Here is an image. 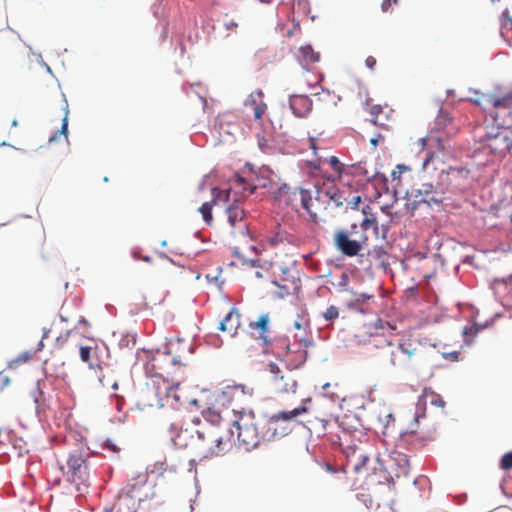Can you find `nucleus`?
Returning a JSON list of instances; mask_svg holds the SVG:
<instances>
[{
	"instance_id": "nucleus-19",
	"label": "nucleus",
	"mask_w": 512,
	"mask_h": 512,
	"mask_svg": "<svg viewBox=\"0 0 512 512\" xmlns=\"http://www.w3.org/2000/svg\"><path fill=\"white\" fill-rule=\"evenodd\" d=\"M176 449H190L193 452V443L196 441V433L194 429H180V431L172 438Z\"/></svg>"
},
{
	"instance_id": "nucleus-43",
	"label": "nucleus",
	"mask_w": 512,
	"mask_h": 512,
	"mask_svg": "<svg viewBox=\"0 0 512 512\" xmlns=\"http://www.w3.org/2000/svg\"><path fill=\"white\" fill-rule=\"evenodd\" d=\"M451 120L450 115L445 110L440 109L439 115L437 116V124L444 127L447 123H450Z\"/></svg>"
},
{
	"instance_id": "nucleus-7",
	"label": "nucleus",
	"mask_w": 512,
	"mask_h": 512,
	"mask_svg": "<svg viewBox=\"0 0 512 512\" xmlns=\"http://www.w3.org/2000/svg\"><path fill=\"white\" fill-rule=\"evenodd\" d=\"M271 350L279 357L283 358L286 363L287 369H297L303 365L307 359V350L298 346L297 349L292 350L286 338H279L271 344Z\"/></svg>"
},
{
	"instance_id": "nucleus-61",
	"label": "nucleus",
	"mask_w": 512,
	"mask_h": 512,
	"mask_svg": "<svg viewBox=\"0 0 512 512\" xmlns=\"http://www.w3.org/2000/svg\"><path fill=\"white\" fill-rule=\"evenodd\" d=\"M12 126H14V127L18 126V121L17 120H13L12 121Z\"/></svg>"
},
{
	"instance_id": "nucleus-63",
	"label": "nucleus",
	"mask_w": 512,
	"mask_h": 512,
	"mask_svg": "<svg viewBox=\"0 0 512 512\" xmlns=\"http://www.w3.org/2000/svg\"><path fill=\"white\" fill-rule=\"evenodd\" d=\"M262 3H270L272 0H259Z\"/></svg>"
},
{
	"instance_id": "nucleus-4",
	"label": "nucleus",
	"mask_w": 512,
	"mask_h": 512,
	"mask_svg": "<svg viewBox=\"0 0 512 512\" xmlns=\"http://www.w3.org/2000/svg\"><path fill=\"white\" fill-rule=\"evenodd\" d=\"M386 356L389 365L402 372L413 370L422 360L421 351L409 340L387 343Z\"/></svg>"
},
{
	"instance_id": "nucleus-58",
	"label": "nucleus",
	"mask_w": 512,
	"mask_h": 512,
	"mask_svg": "<svg viewBox=\"0 0 512 512\" xmlns=\"http://www.w3.org/2000/svg\"><path fill=\"white\" fill-rule=\"evenodd\" d=\"M320 160L319 161H316V162H310V165L313 169L315 170H319L320 169Z\"/></svg>"
},
{
	"instance_id": "nucleus-17",
	"label": "nucleus",
	"mask_w": 512,
	"mask_h": 512,
	"mask_svg": "<svg viewBox=\"0 0 512 512\" xmlns=\"http://www.w3.org/2000/svg\"><path fill=\"white\" fill-rule=\"evenodd\" d=\"M230 194H231V189L221 191V190H218L217 188H214L213 189L214 198L212 199V201L205 202L201 205V207L199 208V212L201 213L203 220L208 225H211V223L213 221L212 208H213L214 204L216 203L217 199H220L223 195L224 200L229 201Z\"/></svg>"
},
{
	"instance_id": "nucleus-29",
	"label": "nucleus",
	"mask_w": 512,
	"mask_h": 512,
	"mask_svg": "<svg viewBox=\"0 0 512 512\" xmlns=\"http://www.w3.org/2000/svg\"><path fill=\"white\" fill-rule=\"evenodd\" d=\"M501 23V35L502 37L512 45V18L509 15V11L505 10L500 18Z\"/></svg>"
},
{
	"instance_id": "nucleus-14",
	"label": "nucleus",
	"mask_w": 512,
	"mask_h": 512,
	"mask_svg": "<svg viewBox=\"0 0 512 512\" xmlns=\"http://www.w3.org/2000/svg\"><path fill=\"white\" fill-rule=\"evenodd\" d=\"M325 203L326 208L331 207L332 209L342 207L346 201V198L342 193L335 187H329L327 189L318 190V200Z\"/></svg>"
},
{
	"instance_id": "nucleus-42",
	"label": "nucleus",
	"mask_w": 512,
	"mask_h": 512,
	"mask_svg": "<svg viewBox=\"0 0 512 512\" xmlns=\"http://www.w3.org/2000/svg\"><path fill=\"white\" fill-rule=\"evenodd\" d=\"M500 466L504 470L512 469V451L503 455Z\"/></svg>"
},
{
	"instance_id": "nucleus-10",
	"label": "nucleus",
	"mask_w": 512,
	"mask_h": 512,
	"mask_svg": "<svg viewBox=\"0 0 512 512\" xmlns=\"http://www.w3.org/2000/svg\"><path fill=\"white\" fill-rule=\"evenodd\" d=\"M155 389L160 406L168 405L178 408L182 405L181 397L178 393L179 384L170 385L168 381L162 380L161 382H158Z\"/></svg>"
},
{
	"instance_id": "nucleus-60",
	"label": "nucleus",
	"mask_w": 512,
	"mask_h": 512,
	"mask_svg": "<svg viewBox=\"0 0 512 512\" xmlns=\"http://www.w3.org/2000/svg\"><path fill=\"white\" fill-rule=\"evenodd\" d=\"M233 253H234L235 256H239V250H238L237 247L234 248V252Z\"/></svg>"
},
{
	"instance_id": "nucleus-18",
	"label": "nucleus",
	"mask_w": 512,
	"mask_h": 512,
	"mask_svg": "<svg viewBox=\"0 0 512 512\" xmlns=\"http://www.w3.org/2000/svg\"><path fill=\"white\" fill-rule=\"evenodd\" d=\"M390 461L397 477L408 475L410 471V461L405 453L393 451L390 456Z\"/></svg>"
},
{
	"instance_id": "nucleus-31",
	"label": "nucleus",
	"mask_w": 512,
	"mask_h": 512,
	"mask_svg": "<svg viewBox=\"0 0 512 512\" xmlns=\"http://www.w3.org/2000/svg\"><path fill=\"white\" fill-rule=\"evenodd\" d=\"M325 470L335 476L337 484H345L347 482L346 470L344 466H333L329 462L324 463Z\"/></svg>"
},
{
	"instance_id": "nucleus-12",
	"label": "nucleus",
	"mask_w": 512,
	"mask_h": 512,
	"mask_svg": "<svg viewBox=\"0 0 512 512\" xmlns=\"http://www.w3.org/2000/svg\"><path fill=\"white\" fill-rule=\"evenodd\" d=\"M104 350L106 348L101 349L97 344L81 346L79 349L80 359L82 362L87 363L90 369L102 370L106 365L101 355Z\"/></svg>"
},
{
	"instance_id": "nucleus-33",
	"label": "nucleus",
	"mask_w": 512,
	"mask_h": 512,
	"mask_svg": "<svg viewBox=\"0 0 512 512\" xmlns=\"http://www.w3.org/2000/svg\"><path fill=\"white\" fill-rule=\"evenodd\" d=\"M134 483H129L127 486V494L130 497L136 496V490L140 487H143L147 482V475L146 474H139L135 479Z\"/></svg>"
},
{
	"instance_id": "nucleus-34",
	"label": "nucleus",
	"mask_w": 512,
	"mask_h": 512,
	"mask_svg": "<svg viewBox=\"0 0 512 512\" xmlns=\"http://www.w3.org/2000/svg\"><path fill=\"white\" fill-rule=\"evenodd\" d=\"M424 393H425L426 400L429 401V403L431 405L436 406L438 408H442V409L445 407L446 403L439 394H437L433 391L428 392L427 390H425Z\"/></svg>"
},
{
	"instance_id": "nucleus-64",
	"label": "nucleus",
	"mask_w": 512,
	"mask_h": 512,
	"mask_svg": "<svg viewBox=\"0 0 512 512\" xmlns=\"http://www.w3.org/2000/svg\"><path fill=\"white\" fill-rule=\"evenodd\" d=\"M112 387H113L114 389H117V387H118L117 383H116V382H115V383H113Z\"/></svg>"
},
{
	"instance_id": "nucleus-8",
	"label": "nucleus",
	"mask_w": 512,
	"mask_h": 512,
	"mask_svg": "<svg viewBox=\"0 0 512 512\" xmlns=\"http://www.w3.org/2000/svg\"><path fill=\"white\" fill-rule=\"evenodd\" d=\"M512 148V131L503 130L495 135H488L482 146L484 153L494 157L505 156Z\"/></svg>"
},
{
	"instance_id": "nucleus-55",
	"label": "nucleus",
	"mask_w": 512,
	"mask_h": 512,
	"mask_svg": "<svg viewBox=\"0 0 512 512\" xmlns=\"http://www.w3.org/2000/svg\"><path fill=\"white\" fill-rule=\"evenodd\" d=\"M51 332H52V329H48V330H47V329H45V328H44L42 339H41V341L39 342V346H40V348H42V347H43V340H44V339H46V338H48V336H49V334H50Z\"/></svg>"
},
{
	"instance_id": "nucleus-21",
	"label": "nucleus",
	"mask_w": 512,
	"mask_h": 512,
	"mask_svg": "<svg viewBox=\"0 0 512 512\" xmlns=\"http://www.w3.org/2000/svg\"><path fill=\"white\" fill-rule=\"evenodd\" d=\"M240 327V314L237 309L232 308L219 324V329L234 336Z\"/></svg>"
},
{
	"instance_id": "nucleus-9",
	"label": "nucleus",
	"mask_w": 512,
	"mask_h": 512,
	"mask_svg": "<svg viewBox=\"0 0 512 512\" xmlns=\"http://www.w3.org/2000/svg\"><path fill=\"white\" fill-rule=\"evenodd\" d=\"M293 196L299 197L301 206L307 211L311 220L314 223H318L319 214H320L321 210L326 209V205H325V203H323V201H317L318 194L316 195L315 198H313L311 196V193L308 190L295 189L293 191Z\"/></svg>"
},
{
	"instance_id": "nucleus-59",
	"label": "nucleus",
	"mask_w": 512,
	"mask_h": 512,
	"mask_svg": "<svg viewBox=\"0 0 512 512\" xmlns=\"http://www.w3.org/2000/svg\"><path fill=\"white\" fill-rule=\"evenodd\" d=\"M413 434H414L413 432L403 434V438H404V440H405V441H409V440H410V438L413 436Z\"/></svg>"
},
{
	"instance_id": "nucleus-56",
	"label": "nucleus",
	"mask_w": 512,
	"mask_h": 512,
	"mask_svg": "<svg viewBox=\"0 0 512 512\" xmlns=\"http://www.w3.org/2000/svg\"><path fill=\"white\" fill-rule=\"evenodd\" d=\"M378 322L380 323V328L384 329V328H387L389 330H394L395 327L392 326L389 322H385L383 323L381 320H378Z\"/></svg>"
},
{
	"instance_id": "nucleus-6",
	"label": "nucleus",
	"mask_w": 512,
	"mask_h": 512,
	"mask_svg": "<svg viewBox=\"0 0 512 512\" xmlns=\"http://www.w3.org/2000/svg\"><path fill=\"white\" fill-rule=\"evenodd\" d=\"M227 222L229 225V232L232 236H240L249 249H253L250 242V235L248 231V220L244 209L238 204L234 203L226 209Z\"/></svg>"
},
{
	"instance_id": "nucleus-11",
	"label": "nucleus",
	"mask_w": 512,
	"mask_h": 512,
	"mask_svg": "<svg viewBox=\"0 0 512 512\" xmlns=\"http://www.w3.org/2000/svg\"><path fill=\"white\" fill-rule=\"evenodd\" d=\"M334 245L344 255L354 257L361 251L362 239H352L348 230L341 229L334 234Z\"/></svg>"
},
{
	"instance_id": "nucleus-44",
	"label": "nucleus",
	"mask_w": 512,
	"mask_h": 512,
	"mask_svg": "<svg viewBox=\"0 0 512 512\" xmlns=\"http://www.w3.org/2000/svg\"><path fill=\"white\" fill-rule=\"evenodd\" d=\"M399 0H383L381 3V10L384 13L392 12V6L397 5Z\"/></svg>"
},
{
	"instance_id": "nucleus-25",
	"label": "nucleus",
	"mask_w": 512,
	"mask_h": 512,
	"mask_svg": "<svg viewBox=\"0 0 512 512\" xmlns=\"http://www.w3.org/2000/svg\"><path fill=\"white\" fill-rule=\"evenodd\" d=\"M295 189L296 188H291L287 184H283L274 191V198L277 201L284 202L286 205H293L294 202L299 200V197L293 196Z\"/></svg>"
},
{
	"instance_id": "nucleus-38",
	"label": "nucleus",
	"mask_w": 512,
	"mask_h": 512,
	"mask_svg": "<svg viewBox=\"0 0 512 512\" xmlns=\"http://www.w3.org/2000/svg\"><path fill=\"white\" fill-rule=\"evenodd\" d=\"M322 315L325 320L333 321L339 317V309L336 306L331 305L325 310V312H323Z\"/></svg>"
},
{
	"instance_id": "nucleus-39",
	"label": "nucleus",
	"mask_w": 512,
	"mask_h": 512,
	"mask_svg": "<svg viewBox=\"0 0 512 512\" xmlns=\"http://www.w3.org/2000/svg\"><path fill=\"white\" fill-rule=\"evenodd\" d=\"M303 76L306 78L309 87H314L323 78L321 75L312 74L308 70L304 71Z\"/></svg>"
},
{
	"instance_id": "nucleus-35",
	"label": "nucleus",
	"mask_w": 512,
	"mask_h": 512,
	"mask_svg": "<svg viewBox=\"0 0 512 512\" xmlns=\"http://www.w3.org/2000/svg\"><path fill=\"white\" fill-rule=\"evenodd\" d=\"M264 101V94L261 90H256L249 95V98L246 101V105L250 106L253 110L260 103Z\"/></svg>"
},
{
	"instance_id": "nucleus-13",
	"label": "nucleus",
	"mask_w": 512,
	"mask_h": 512,
	"mask_svg": "<svg viewBox=\"0 0 512 512\" xmlns=\"http://www.w3.org/2000/svg\"><path fill=\"white\" fill-rule=\"evenodd\" d=\"M369 228H373L376 232L378 230V223L376 218H364L360 225L352 224L350 230H348V234L352 239H362L361 248L367 244L368 236L365 234V231Z\"/></svg>"
},
{
	"instance_id": "nucleus-45",
	"label": "nucleus",
	"mask_w": 512,
	"mask_h": 512,
	"mask_svg": "<svg viewBox=\"0 0 512 512\" xmlns=\"http://www.w3.org/2000/svg\"><path fill=\"white\" fill-rule=\"evenodd\" d=\"M308 325V320L303 316H298V319L295 320L293 326L297 330L305 329Z\"/></svg>"
},
{
	"instance_id": "nucleus-52",
	"label": "nucleus",
	"mask_w": 512,
	"mask_h": 512,
	"mask_svg": "<svg viewBox=\"0 0 512 512\" xmlns=\"http://www.w3.org/2000/svg\"><path fill=\"white\" fill-rule=\"evenodd\" d=\"M397 169H398V171L394 170V171L392 172V177H393V179L398 178V177H399V175H400L403 171L407 170V167H406V166H404V165H398V166H397Z\"/></svg>"
},
{
	"instance_id": "nucleus-57",
	"label": "nucleus",
	"mask_w": 512,
	"mask_h": 512,
	"mask_svg": "<svg viewBox=\"0 0 512 512\" xmlns=\"http://www.w3.org/2000/svg\"><path fill=\"white\" fill-rule=\"evenodd\" d=\"M380 139H383V137L381 135H379L378 137H373L370 139V143L373 147H376L379 143V140Z\"/></svg>"
},
{
	"instance_id": "nucleus-24",
	"label": "nucleus",
	"mask_w": 512,
	"mask_h": 512,
	"mask_svg": "<svg viewBox=\"0 0 512 512\" xmlns=\"http://www.w3.org/2000/svg\"><path fill=\"white\" fill-rule=\"evenodd\" d=\"M270 322L269 314L264 313L259 316V318L255 321H251L249 323V327L252 330H257L259 332V339H261L266 345L268 344L267 331Z\"/></svg>"
},
{
	"instance_id": "nucleus-26",
	"label": "nucleus",
	"mask_w": 512,
	"mask_h": 512,
	"mask_svg": "<svg viewBox=\"0 0 512 512\" xmlns=\"http://www.w3.org/2000/svg\"><path fill=\"white\" fill-rule=\"evenodd\" d=\"M233 189H237L241 193L242 197H246L255 191L256 185L250 179L236 174L234 176Z\"/></svg>"
},
{
	"instance_id": "nucleus-50",
	"label": "nucleus",
	"mask_w": 512,
	"mask_h": 512,
	"mask_svg": "<svg viewBox=\"0 0 512 512\" xmlns=\"http://www.w3.org/2000/svg\"><path fill=\"white\" fill-rule=\"evenodd\" d=\"M361 200V197L360 196H354L351 200L349 201H345L347 202V205L351 206V208L355 209L358 205V203L360 202Z\"/></svg>"
},
{
	"instance_id": "nucleus-23",
	"label": "nucleus",
	"mask_w": 512,
	"mask_h": 512,
	"mask_svg": "<svg viewBox=\"0 0 512 512\" xmlns=\"http://www.w3.org/2000/svg\"><path fill=\"white\" fill-rule=\"evenodd\" d=\"M307 412V408L303 405L296 407L290 411H281L275 413L269 418V425L277 424L279 421H290L295 417Z\"/></svg>"
},
{
	"instance_id": "nucleus-27",
	"label": "nucleus",
	"mask_w": 512,
	"mask_h": 512,
	"mask_svg": "<svg viewBox=\"0 0 512 512\" xmlns=\"http://www.w3.org/2000/svg\"><path fill=\"white\" fill-rule=\"evenodd\" d=\"M495 294L504 295L512 291V275L506 278H495L490 283Z\"/></svg>"
},
{
	"instance_id": "nucleus-49",
	"label": "nucleus",
	"mask_w": 512,
	"mask_h": 512,
	"mask_svg": "<svg viewBox=\"0 0 512 512\" xmlns=\"http://www.w3.org/2000/svg\"><path fill=\"white\" fill-rule=\"evenodd\" d=\"M376 63L377 61L373 56H368L365 60V64L370 70H374Z\"/></svg>"
},
{
	"instance_id": "nucleus-16",
	"label": "nucleus",
	"mask_w": 512,
	"mask_h": 512,
	"mask_svg": "<svg viewBox=\"0 0 512 512\" xmlns=\"http://www.w3.org/2000/svg\"><path fill=\"white\" fill-rule=\"evenodd\" d=\"M289 105L293 114L297 117H305L312 109V101L306 95H291Z\"/></svg>"
},
{
	"instance_id": "nucleus-22",
	"label": "nucleus",
	"mask_w": 512,
	"mask_h": 512,
	"mask_svg": "<svg viewBox=\"0 0 512 512\" xmlns=\"http://www.w3.org/2000/svg\"><path fill=\"white\" fill-rule=\"evenodd\" d=\"M185 459H181L178 456L176 450L170 451L161 462V469L163 473L170 472L176 473L183 465Z\"/></svg>"
},
{
	"instance_id": "nucleus-47",
	"label": "nucleus",
	"mask_w": 512,
	"mask_h": 512,
	"mask_svg": "<svg viewBox=\"0 0 512 512\" xmlns=\"http://www.w3.org/2000/svg\"><path fill=\"white\" fill-rule=\"evenodd\" d=\"M59 132L61 134H63L65 137H67V134H68V110L67 109H66V113L63 118V122H62L61 129Z\"/></svg>"
},
{
	"instance_id": "nucleus-32",
	"label": "nucleus",
	"mask_w": 512,
	"mask_h": 512,
	"mask_svg": "<svg viewBox=\"0 0 512 512\" xmlns=\"http://www.w3.org/2000/svg\"><path fill=\"white\" fill-rule=\"evenodd\" d=\"M350 293L352 298L348 303V307L351 309H356L359 305H362L373 297V295L367 293L358 294L353 291H350Z\"/></svg>"
},
{
	"instance_id": "nucleus-15",
	"label": "nucleus",
	"mask_w": 512,
	"mask_h": 512,
	"mask_svg": "<svg viewBox=\"0 0 512 512\" xmlns=\"http://www.w3.org/2000/svg\"><path fill=\"white\" fill-rule=\"evenodd\" d=\"M333 170V175L328 179L333 181H343L345 177L353 174V170L356 168L354 165H345L336 156H330L324 160Z\"/></svg>"
},
{
	"instance_id": "nucleus-62",
	"label": "nucleus",
	"mask_w": 512,
	"mask_h": 512,
	"mask_svg": "<svg viewBox=\"0 0 512 512\" xmlns=\"http://www.w3.org/2000/svg\"><path fill=\"white\" fill-rule=\"evenodd\" d=\"M329 386H330V384L326 383V384L323 385V389L326 390Z\"/></svg>"
},
{
	"instance_id": "nucleus-5",
	"label": "nucleus",
	"mask_w": 512,
	"mask_h": 512,
	"mask_svg": "<svg viewBox=\"0 0 512 512\" xmlns=\"http://www.w3.org/2000/svg\"><path fill=\"white\" fill-rule=\"evenodd\" d=\"M266 371L267 385L272 393L284 396L296 392L297 380L290 370H282L276 363L270 362Z\"/></svg>"
},
{
	"instance_id": "nucleus-40",
	"label": "nucleus",
	"mask_w": 512,
	"mask_h": 512,
	"mask_svg": "<svg viewBox=\"0 0 512 512\" xmlns=\"http://www.w3.org/2000/svg\"><path fill=\"white\" fill-rule=\"evenodd\" d=\"M273 51H275V49L270 47L260 48L259 50H257L255 56L258 58H267L268 61H272V58L274 56L272 53Z\"/></svg>"
},
{
	"instance_id": "nucleus-30",
	"label": "nucleus",
	"mask_w": 512,
	"mask_h": 512,
	"mask_svg": "<svg viewBox=\"0 0 512 512\" xmlns=\"http://www.w3.org/2000/svg\"><path fill=\"white\" fill-rule=\"evenodd\" d=\"M290 235L281 228L279 224L276 225L275 230L271 231L267 236V241L272 246H277L284 242H289Z\"/></svg>"
},
{
	"instance_id": "nucleus-54",
	"label": "nucleus",
	"mask_w": 512,
	"mask_h": 512,
	"mask_svg": "<svg viewBox=\"0 0 512 512\" xmlns=\"http://www.w3.org/2000/svg\"><path fill=\"white\" fill-rule=\"evenodd\" d=\"M252 267L254 268L251 272V277L254 278H263V273L255 267L254 263L252 264Z\"/></svg>"
},
{
	"instance_id": "nucleus-28",
	"label": "nucleus",
	"mask_w": 512,
	"mask_h": 512,
	"mask_svg": "<svg viewBox=\"0 0 512 512\" xmlns=\"http://www.w3.org/2000/svg\"><path fill=\"white\" fill-rule=\"evenodd\" d=\"M298 57L305 65L313 64L320 60V54L315 52L311 45L300 47Z\"/></svg>"
},
{
	"instance_id": "nucleus-41",
	"label": "nucleus",
	"mask_w": 512,
	"mask_h": 512,
	"mask_svg": "<svg viewBox=\"0 0 512 512\" xmlns=\"http://www.w3.org/2000/svg\"><path fill=\"white\" fill-rule=\"evenodd\" d=\"M266 111H267V105L263 101L257 107H255L254 110H253V114H254L255 120L260 121L263 118V116L266 113Z\"/></svg>"
},
{
	"instance_id": "nucleus-3",
	"label": "nucleus",
	"mask_w": 512,
	"mask_h": 512,
	"mask_svg": "<svg viewBox=\"0 0 512 512\" xmlns=\"http://www.w3.org/2000/svg\"><path fill=\"white\" fill-rule=\"evenodd\" d=\"M227 423L232 429L235 428V441L243 449L250 451L259 445L260 434L252 410H233V419Z\"/></svg>"
},
{
	"instance_id": "nucleus-53",
	"label": "nucleus",
	"mask_w": 512,
	"mask_h": 512,
	"mask_svg": "<svg viewBox=\"0 0 512 512\" xmlns=\"http://www.w3.org/2000/svg\"><path fill=\"white\" fill-rule=\"evenodd\" d=\"M459 352L458 351H453V352H450L448 354H444L445 358L451 360V361H457L458 358H459Z\"/></svg>"
},
{
	"instance_id": "nucleus-2",
	"label": "nucleus",
	"mask_w": 512,
	"mask_h": 512,
	"mask_svg": "<svg viewBox=\"0 0 512 512\" xmlns=\"http://www.w3.org/2000/svg\"><path fill=\"white\" fill-rule=\"evenodd\" d=\"M89 453L86 449L71 450L65 457L64 463L58 460L59 469L67 480L76 485L77 490L89 485Z\"/></svg>"
},
{
	"instance_id": "nucleus-1",
	"label": "nucleus",
	"mask_w": 512,
	"mask_h": 512,
	"mask_svg": "<svg viewBox=\"0 0 512 512\" xmlns=\"http://www.w3.org/2000/svg\"><path fill=\"white\" fill-rule=\"evenodd\" d=\"M211 423L195 430L196 441L193 443V454L200 460L220 456L231 450L235 443V432L223 421L218 412L208 408L203 412Z\"/></svg>"
},
{
	"instance_id": "nucleus-37",
	"label": "nucleus",
	"mask_w": 512,
	"mask_h": 512,
	"mask_svg": "<svg viewBox=\"0 0 512 512\" xmlns=\"http://www.w3.org/2000/svg\"><path fill=\"white\" fill-rule=\"evenodd\" d=\"M436 162H440L439 158L434 153H429L423 162V169L426 171L436 170Z\"/></svg>"
},
{
	"instance_id": "nucleus-20",
	"label": "nucleus",
	"mask_w": 512,
	"mask_h": 512,
	"mask_svg": "<svg viewBox=\"0 0 512 512\" xmlns=\"http://www.w3.org/2000/svg\"><path fill=\"white\" fill-rule=\"evenodd\" d=\"M369 462V457L362 453L361 451H357L353 449L351 454L347 455V464L346 466H351L355 473H365L368 471L367 464Z\"/></svg>"
},
{
	"instance_id": "nucleus-48",
	"label": "nucleus",
	"mask_w": 512,
	"mask_h": 512,
	"mask_svg": "<svg viewBox=\"0 0 512 512\" xmlns=\"http://www.w3.org/2000/svg\"><path fill=\"white\" fill-rule=\"evenodd\" d=\"M224 26L227 31L236 32L238 23L233 19H229L224 23Z\"/></svg>"
},
{
	"instance_id": "nucleus-46",
	"label": "nucleus",
	"mask_w": 512,
	"mask_h": 512,
	"mask_svg": "<svg viewBox=\"0 0 512 512\" xmlns=\"http://www.w3.org/2000/svg\"><path fill=\"white\" fill-rule=\"evenodd\" d=\"M477 332H478V328H477L476 326H474V325H472V326H466V327H464V329H463V334H464L466 337H468V336H470V337H474V336L477 334Z\"/></svg>"
},
{
	"instance_id": "nucleus-51",
	"label": "nucleus",
	"mask_w": 512,
	"mask_h": 512,
	"mask_svg": "<svg viewBox=\"0 0 512 512\" xmlns=\"http://www.w3.org/2000/svg\"><path fill=\"white\" fill-rule=\"evenodd\" d=\"M349 283V276L346 273H342L339 281V286L346 287Z\"/></svg>"
},
{
	"instance_id": "nucleus-36",
	"label": "nucleus",
	"mask_w": 512,
	"mask_h": 512,
	"mask_svg": "<svg viewBox=\"0 0 512 512\" xmlns=\"http://www.w3.org/2000/svg\"><path fill=\"white\" fill-rule=\"evenodd\" d=\"M369 111H370V115L372 117L371 121L373 122V124L379 125V126H384V122L380 118V115L384 111V108L380 105H373V106H371Z\"/></svg>"
}]
</instances>
